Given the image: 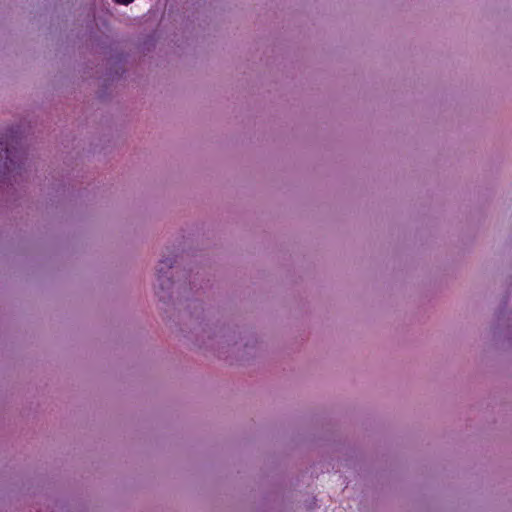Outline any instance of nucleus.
<instances>
[{"mask_svg": "<svg viewBox=\"0 0 512 512\" xmlns=\"http://www.w3.org/2000/svg\"><path fill=\"white\" fill-rule=\"evenodd\" d=\"M174 262V258L168 257L161 260L158 265L157 278L158 281L160 282V287L162 290L168 289L172 285L171 278L167 276V271L165 269L169 270L170 268H172Z\"/></svg>", "mask_w": 512, "mask_h": 512, "instance_id": "f257e3e1", "label": "nucleus"}, {"mask_svg": "<svg viewBox=\"0 0 512 512\" xmlns=\"http://www.w3.org/2000/svg\"><path fill=\"white\" fill-rule=\"evenodd\" d=\"M6 151V159L9 161V164L6 163V167L7 169L10 171L11 170V167L10 166H14V157H16V153H14L13 149L12 148H9V147H6L5 149Z\"/></svg>", "mask_w": 512, "mask_h": 512, "instance_id": "f03ea898", "label": "nucleus"}, {"mask_svg": "<svg viewBox=\"0 0 512 512\" xmlns=\"http://www.w3.org/2000/svg\"><path fill=\"white\" fill-rule=\"evenodd\" d=\"M116 3L128 5L129 3L133 2V0H114Z\"/></svg>", "mask_w": 512, "mask_h": 512, "instance_id": "7ed1b4c3", "label": "nucleus"}]
</instances>
